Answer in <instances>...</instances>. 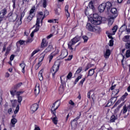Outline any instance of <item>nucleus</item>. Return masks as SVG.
Here are the masks:
<instances>
[{
    "instance_id": "nucleus-41",
    "label": "nucleus",
    "mask_w": 130,
    "mask_h": 130,
    "mask_svg": "<svg viewBox=\"0 0 130 130\" xmlns=\"http://www.w3.org/2000/svg\"><path fill=\"white\" fill-rule=\"evenodd\" d=\"M42 3L43 8H46L47 7V2L46 0H42Z\"/></svg>"
},
{
    "instance_id": "nucleus-16",
    "label": "nucleus",
    "mask_w": 130,
    "mask_h": 130,
    "mask_svg": "<svg viewBox=\"0 0 130 130\" xmlns=\"http://www.w3.org/2000/svg\"><path fill=\"white\" fill-rule=\"evenodd\" d=\"M116 17H114L113 16H109L108 17V21L109 26H111L113 24V22L114 21V19Z\"/></svg>"
},
{
    "instance_id": "nucleus-36",
    "label": "nucleus",
    "mask_w": 130,
    "mask_h": 130,
    "mask_svg": "<svg viewBox=\"0 0 130 130\" xmlns=\"http://www.w3.org/2000/svg\"><path fill=\"white\" fill-rule=\"evenodd\" d=\"M48 23H53L54 24H55L56 23H58V20L57 19H50L48 20Z\"/></svg>"
},
{
    "instance_id": "nucleus-5",
    "label": "nucleus",
    "mask_w": 130,
    "mask_h": 130,
    "mask_svg": "<svg viewBox=\"0 0 130 130\" xmlns=\"http://www.w3.org/2000/svg\"><path fill=\"white\" fill-rule=\"evenodd\" d=\"M118 27L117 25L114 26L112 29V31L110 32V35H108V36L109 38H110L111 40L109 41V46H113L114 42L113 38H112V36L111 35H115V33H116V31H117Z\"/></svg>"
},
{
    "instance_id": "nucleus-25",
    "label": "nucleus",
    "mask_w": 130,
    "mask_h": 130,
    "mask_svg": "<svg viewBox=\"0 0 130 130\" xmlns=\"http://www.w3.org/2000/svg\"><path fill=\"white\" fill-rule=\"evenodd\" d=\"M20 67L21 68L22 73L25 74V68H26V65L24 63H21L20 64Z\"/></svg>"
},
{
    "instance_id": "nucleus-26",
    "label": "nucleus",
    "mask_w": 130,
    "mask_h": 130,
    "mask_svg": "<svg viewBox=\"0 0 130 130\" xmlns=\"http://www.w3.org/2000/svg\"><path fill=\"white\" fill-rule=\"evenodd\" d=\"M59 53V48H56L55 51L51 53V54L54 56L57 55Z\"/></svg>"
},
{
    "instance_id": "nucleus-9",
    "label": "nucleus",
    "mask_w": 130,
    "mask_h": 130,
    "mask_svg": "<svg viewBox=\"0 0 130 130\" xmlns=\"http://www.w3.org/2000/svg\"><path fill=\"white\" fill-rule=\"evenodd\" d=\"M51 49H52V45H49V46L42 53V57L40 58L41 61L43 60V58H44V56H45V54L47 53V52H49Z\"/></svg>"
},
{
    "instance_id": "nucleus-28",
    "label": "nucleus",
    "mask_w": 130,
    "mask_h": 130,
    "mask_svg": "<svg viewBox=\"0 0 130 130\" xmlns=\"http://www.w3.org/2000/svg\"><path fill=\"white\" fill-rule=\"evenodd\" d=\"M94 73H95V69L89 70L87 75L88 77L93 76Z\"/></svg>"
},
{
    "instance_id": "nucleus-45",
    "label": "nucleus",
    "mask_w": 130,
    "mask_h": 130,
    "mask_svg": "<svg viewBox=\"0 0 130 130\" xmlns=\"http://www.w3.org/2000/svg\"><path fill=\"white\" fill-rule=\"evenodd\" d=\"M85 81H86V78H83L79 82V86H83V84H84V82H85Z\"/></svg>"
},
{
    "instance_id": "nucleus-29",
    "label": "nucleus",
    "mask_w": 130,
    "mask_h": 130,
    "mask_svg": "<svg viewBox=\"0 0 130 130\" xmlns=\"http://www.w3.org/2000/svg\"><path fill=\"white\" fill-rule=\"evenodd\" d=\"M71 126L72 128H76V127H77V121H76L75 120H73L71 122Z\"/></svg>"
},
{
    "instance_id": "nucleus-34",
    "label": "nucleus",
    "mask_w": 130,
    "mask_h": 130,
    "mask_svg": "<svg viewBox=\"0 0 130 130\" xmlns=\"http://www.w3.org/2000/svg\"><path fill=\"white\" fill-rule=\"evenodd\" d=\"M83 77V75H80L75 80V81L74 82V84L76 85V84H77V82H79V81H80V80H81V79H82V77Z\"/></svg>"
},
{
    "instance_id": "nucleus-57",
    "label": "nucleus",
    "mask_w": 130,
    "mask_h": 130,
    "mask_svg": "<svg viewBox=\"0 0 130 130\" xmlns=\"http://www.w3.org/2000/svg\"><path fill=\"white\" fill-rule=\"evenodd\" d=\"M34 130H41L40 129V127L38 126V125H35V129Z\"/></svg>"
},
{
    "instance_id": "nucleus-52",
    "label": "nucleus",
    "mask_w": 130,
    "mask_h": 130,
    "mask_svg": "<svg viewBox=\"0 0 130 130\" xmlns=\"http://www.w3.org/2000/svg\"><path fill=\"white\" fill-rule=\"evenodd\" d=\"M22 83H18L17 84H16L15 86V89H18V88H20V87H21V86H22Z\"/></svg>"
},
{
    "instance_id": "nucleus-43",
    "label": "nucleus",
    "mask_w": 130,
    "mask_h": 130,
    "mask_svg": "<svg viewBox=\"0 0 130 130\" xmlns=\"http://www.w3.org/2000/svg\"><path fill=\"white\" fill-rule=\"evenodd\" d=\"M125 57H127V58H128V57H130V49H128L126 50V52H125Z\"/></svg>"
},
{
    "instance_id": "nucleus-17",
    "label": "nucleus",
    "mask_w": 130,
    "mask_h": 130,
    "mask_svg": "<svg viewBox=\"0 0 130 130\" xmlns=\"http://www.w3.org/2000/svg\"><path fill=\"white\" fill-rule=\"evenodd\" d=\"M17 119L14 118L12 119L11 120V122H10V128H12V127H15V124L17 123Z\"/></svg>"
},
{
    "instance_id": "nucleus-50",
    "label": "nucleus",
    "mask_w": 130,
    "mask_h": 130,
    "mask_svg": "<svg viewBox=\"0 0 130 130\" xmlns=\"http://www.w3.org/2000/svg\"><path fill=\"white\" fill-rule=\"evenodd\" d=\"M22 100H23V98L21 96H18V102L19 103L20 105H21V102H22Z\"/></svg>"
},
{
    "instance_id": "nucleus-48",
    "label": "nucleus",
    "mask_w": 130,
    "mask_h": 130,
    "mask_svg": "<svg viewBox=\"0 0 130 130\" xmlns=\"http://www.w3.org/2000/svg\"><path fill=\"white\" fill-rule=\"evenodd\" d=\"M82 38L84 40V43L87 42V41H88V40L89 39V38H88V37H87L86 36H83Z\"/></svg>"
},
{
    "instance_id": "nucleus-6",
    "label": "nucleus",
    "mask_w": 130,
    "mask_h": 130,
    "mask_svg": "<svg viewBox=\"0 0 130 130\" xmlns=\"http://www.w3.org/2000/svg\"><path fill=\"white\" fill-rule=\"evenodd\" d=\"M36 28L34 29V31H32V32L30 34V37L31 38L29 39H28V40L26 41L27 43H28V42L30 43V42H32V40H33V36H34V33L35 32H37V31H39V28H40V26L39 25V24H37V22H36Z\"/></svg>"
},
{
    "instance_id": "nucleus-31",
    "label": "nucleus",
    "mask_w": 130,
    "mask_h": 130,
    "mask_svg": "<svg viewBox=\"0 0 130 130\" xmlns=\"http://www.w3.org/2000/svg\"><path fill=\"white\" fill-rule=\"evenodd\" d=\"M115 100H116V98H112L110 101H109L108 106L110 103V105H109V106H110V105H111V104H113V103H114V102H115Z\"/></svg>"
},
{
    "instance_id": "nucleus-63",
    "label": "nucleus",
    "mask_w": 130,
    "mask_h": 130,
    "mask_svg": "<svg viewBox=\"0 0 130 130\" xmlns=\"http://www.w3.org/2000/svg\"><path fill=\"white\" fill-rule=\"evenodd\" d=\"M126 48H130V43H127L125 45Z\"/></svg>"
},
{
    "instance_id": "nucleus-13",
    "label": "nucleus",
    "mask_w": 130,
    "mask_h": 130,
    "mask_svg": "<svg viewBox=\"0 0 130 130\" xmlns=\"http://www.w3.org/2000/svg\"><path fill=\"white\" fill-rule=\"evenodd\" d=\"M37 109H38V105L37 104H34L31 106L30 110L31 113H34Z\"/></svg>"
},
{
    "instance_id": "nucleus-54",
    "label": "nucleus",
    "mask_w": 130,
    "mask_h": 130,
    "mask_svg": "<svg viewBox=\"0 0 130 130\" xmlns=\"http://www.w3.org/2000/svg\"><path fill=\"white\" fill-rule=\"evenodd\" d=\"M85 14L86 16H90V13H89V10L86 9L85 11Z\"/></svg>"
},
{
    "instance_id": "nucleus-15",
    "label": "nucleus",
    "mask_w": 130,
    "mask_h": 130,
    "mask_svg": "<svg viewBox=\"0 0 130 130\" xmlns=\"http://www.w3.org/2000/svg\"><path fill=\"white\" fill-rule=\"evenodd\" d=\"M68 50L66 49L63 50L61 51V55H60V58L62 59L64 58L65 57H67L68 56Z\"/></svg>"
},
{
    "instance_id": "nucleus-49",
    "label": "nucleus",
    "mask_w": 130,
    "mask_h": 130,
    "mask_svg": "<svg viewBox=\"0 0 130 130\" xmlns=\"http://www.w3.org/2000/svg\"><path fill=\"white\" fill-rule=\"evenodd\" d=\"M10 51H11V46H9L7 48V50H6V52L5 53V55H7V54H9V52H10Z\"/></svg>"
},
{
    "instance_id": "nucleus-30",
    "label": "nucleus",
    "mask_w": 130,
    "mask_h": 130,
    "mask_svg": "<svg viewBox=\"0 0 130 130\" xmlns=\"http://www.w3.org/2000/svg\"><path fill=\"white\" fill-rule=\"evenodd\" d=\"M10 93L11 94V96L12 97H14L15 96V95H16V89H14V88H12L10 91Z\"/></svg>"
},
{
    "instance_id": "nucleus-8",
    "label": "nucleus",
    "mask_w": 130,
    "mask_h": 130,
    "mask_svg": "<svg viewBox=\"0 0 130 130\" xmlns=\"http://www.w3.org/2000/svg\"><path fill=\"white\" fill-rule=\"evenodd\" d=\"M59 105H60V102L59 101H56L53 104L51 108V111L53 114H55V110H56V109L59 107Z\"/></svg>"
},
{
    "instance_id": "nucleus-47",
    "label": "nucleus",
    "mask_w": 130,
    "mask_h": 130,
    "mask_svg": "<svg viewBox=\"0 0 130 130\" xmlns=\"http://www.w3.org/2000/svg\"><path fill=\"white\" fill-rule=\"evenodd\" d=\"M88 6H89V7L90 8V9H91L92 10H93L94 5L93 4V2L92 1L89 2Z\"/></svg>"
},
{
    "instance_id": "nucleus-10",
    "label": "nucleus",
    "mask_w": 130,
    "mask_h": 130,
    "mask_svg": "<svg viewBox=\"0 0 130 130\" xmlns=\"http://www.w3.org/2000/svg\"><path fill=\"white\" fill-rule=\"evenodd\" d=\"M59 69V64L55 63L52 69H51V72L52 74L53 77H54V75H55L56 73H57L58 70Z\"/></svg>"
},
{
    "instance_id": "nucleus-44",
    "label": "nucleus",
    "mask_w": 130,
    "mask_h": 130,
    "mask_svg": "<svg viewBox=\"0 0 130 130\" xmlns=\"http://www.w3.org/2000/svg\"><path fill=\"white\" fill-rule=\"evenodd\" d=\"M20 110V106L18 105L14 111V114H17L19 112V110Z\"/></svg>"
},
{
    "instance_id": "nucleus-58",
    "label": "nucleus",
    "mask_w": 130,
    "mask_h": 130,
    "mask_svg": "<svg viewBox=\"0 0 130 130\" xmlns=\"http://www.w3.org/2000/svg\"><path fill=\"white\" fill-rule=\"evenodd\" d=\"M17 43H19V44H20V45H23V44L25 43V42L23 40H20L17 42Z\"/></svg>"
},
{
    "instance_id": "nucleus-38",
    "label": "nucleus",
    "mask_w": 130,
    "mask_h": 130,
    "mask_svg": "<svg viewBox=\"0 0 130 130\" xmlns=\"http://www.w3.org/2000/svg\"><path fill=\"white\" fill-rule=\"evenodd\" d=\"M124 42H127L129 40V36H125L122 39Z\"/></svg>"
},
{
    "instance_id": "nucleus-32",
    "label": "nucleus",
    "mask_w": 130,
    "mask_h": 130,
    "mask_svg": "<svg viewBox=\"0 0 130 130\" xmlns=\"http://www.w3.org/2000/svg\"><path fill=\"white\" fill-rule=\"evenodd\" d=\"M33 17H34V15L29 14V15L27 18L26 23H29V22H30L32 20V19H33Z\"/></svg>"
},
{
    "instance_id": "nucleus-22",
    "label": "nucleus",
    "mask_w": 130,
    "mask_h": 130,
    "mask_svg": "<svg viewBox=\"0 0 130 130\" xmlns=\"http://www.w3.org/2000/svg\"><path fill=\"white\" fill-rule=\"evenodd\" d=\"M111 52H110V50L109 49H106V52L104 53V57L105 58H108L109 56H110Z\"/></svg>"
},
{
    "instance_id": "nucleus-46",
    "label": "nucleus",
    "mask_w": 130,
    "mask_h": 130,
    "mask_svg": "<svg viewBox=\"0 0 130 130\" xmlns=\"http://www.w3.org/2000/svg\"><path fill=\"white\" fill-rule=\"evenodd\" d=\"M13 107H15L17 105V100H14L11 101Z\"/></svg>"
},
{
    "instance_id": "nucleus-61",
    "label": "nucleus",
    "mask_w": 130,
    "mask_h": 130,
    "mask_svg": "<svg viewBox=\"0 0 130 130\" xmlns=\"http://www.w3.org/2000/svg\"><path fill=\"white\" fill-rule=\"evenodd\" d=\"M8 112L9 114H12V113H13V110L12 108L8 109Z\"/></svg>"
},
{
    "instance_id": "nucleus-18",
    "label": "nucleus",
    "mask_w": 130,
    "mask_h": 130,
    "mask_svg": "<svg viewBox=\"0 0 130 130\" xmlns=\"http://www.w3.org/2000/svg\"><path fill=\"white\" fill-rule=\"evenodd\" d=\"M48 45V42L46 41V39H44L42 40L41 47L43 48V47H46Z\"/></svg>"
},
{
    "instance_id": "nucleus-12",
    "label": "nucleus",
    "mask_w": 130,
    "mask_h": 130,
    "mask_svg": "<svg viewBox=\"0 0 130 130\" xmlns=\"http://www.w3.org/2000/svg\"><path fill=\"white\" fill-rule=\"evenodd\" d=\"M75 106H76V104H75V102H74V101H73V100H70L69 102H68V109L69 110H73V109L74 108V107H75Z\"/></svg>"
},
{
    "instance_id": "nucleus-40",
    "label": "nucleus",
    "mask_w": 130,
    "mask_h": 130,
    "mask_svg": "<svg viewBox=\"0 0 130 130\" xmlns=\"http://www.w3.org/2000/svg\"><path fill=\"white\" fill-rule=\"evenodd\" d=\"M126 26L125 25H122L120 29V31H121V32H124V31H126Z\"/></svg>"
},
{
    "instance_id": "nucleus-60",
    "label": "nucleus",
    "mask_w": 130,
    "mask_h": 130,
    "mask_svg": "<svg viewBox=\"0 0 130 130\" xmlns=\"http://www.w3.org/2000/svg\"><path fill=\"white\" fill-rule=\"evenodd\" d=\"M48 15H49V12H48V11H45L44 12V17H45V16H48Z\"/></svg>"
},
{
    "instance_id": "nucleus-33",
    "label": "nucleus",
    "mask_w": 130,
    "mask_h": 130,
    "mask_svg": "<svg viewBox=\"0 0 130 130\" xmlns=\"http://www.w3.org/2000/svg\"><path fill=\"white\" fill-rule=\"evenodd\" d=\"M116 119H117V117H116L114 115H112L111 117L110 122H114V121H115V120H116Z\"/></svg>"
},
{
    "instance_id": "nucleus-51",
    "label": "nucleus",
    "mask_w": 130,
    "mask_h": 130,
    "mask_svg": "<svg viewBox=\"0 0 130 130\" xmlns=\"http://www.w3.org/2000/svg\"><path fill=\"white\" fill-rule=\"evenodd\" d=\"M54 56L53 55H52V53H51L49 55V62H50L51 61V60H52V58H53V57Z\"/></svg>"
},
{
    "instance_id": "nucleus-2",
    "label": "nucleus",
    "mask_w": 130,
    "mask_h": 130,
    "mask_svg": "<svg viewBox=\"0 0 130 130\" xmlns=\"http://www.w3.org/2000/svg\"><path fill=\"white\" fill-rule=\"evenodd\" d=\"M80 39V37L76 36L71 40L68 43V48H69L70 50H71L72 52L73 51H76V47L74 46L76 44V43H77V42H79Z\"/></svg>"
},
{
    "instance_id": "nucleus-23",
    "label": "nucleus",
    "mask_w": 130,
    "mask_h": 130,
    "mask_svg": "<svg viewBox=\"0 0 130 130\" xmlns=\"http://www.w3.org/2000/svg\"><path fill=\"white\" fill-rule=\"evenodd\" d=\"M7 15V10L3 9L0 12V18H4Z\"/></svg>"
},
{
    "instance_id": "nucleus-1",
    "label": "nucleus",
    "mask_w": 130,
    "mask_h": 130,
    "mask_svg": "<svg viewBox=\"0 0 130 130\" xmlns=\"http://www.w3.org/2000/svg\"><path fill=\"white\" fill-rule=\"evenodd\" d=\"M88 21L93 25H100L102 22L106 21V18L102 17L98 14L94 13L93 14V17L91 16L88 17Z\"/></svg>"
},
{
    "instance_id": "nucleus-55",
    "label": "nucleus",
    "mask_w": 130,
    "mask_h": 130,
    "mask_svg": "<svg viewBox=\"0 0 130 130\" xmlns=\"http://www.w3.org/2000/svg\"><path fill=\"white\" fill-rule=\"evenodd\" d=\"M59 91H60V92H63V91H64V89H63V86H60L59 88Z\"/></svg>"
},
{
    "instance_id": "nucleus-3",
    "label": "nucleus",
    "mask_w": 130,
    "mask_h": 130,
    "mask_svg": "<svg viewBox=\"0 0 130 130\" xmlns=\"http://www.w3.org/2000/svg\"><path fill=\"white\" fill-rule=\"evenodd\" d=\"M112 4L110 2H106L102 3L99 5L98 7V11L100 13H103L105 11V9H107L108 12H109V10L111 9Z\"/></svg>"
},
{
    "instance_id": "nucleus-37",
    "label": "nucleus",
    "mask_w": 130,
    "mask_h": 130,
    "mask_svg": "<svg viewBox=\"0 0 130 130\" xmlns=\"http://www.w3.org/2000/svg\"><path fill=\"white\" fill-rule=\"evenodd\" d=\"M34 12H35V7H32L30 10L29 15L31 16H35Z\"/></svg>"
},
{
    "instance_id": "nucleus-56",
    "label": "nucleus",
    "mask_w": 130,
    "mask_h": 130,
    "mask_svg": "<svg viewBox=\"0 0 130 130\" xmlns=\"http://www.w3.org/2000/svg\"><path fill=\"white\" fill-rule=\"evenodd\" d=\"M55 14L56 15H58L59 16V15H60V10L59 9H57L56 10H55Z\"/></svg>"
},
{
    "instance_id": "nucleus-59",
    "label": "nucleus",
    "mask_w": 130,
    "mask_h": 130,
    "mask_svg": "<svg viewBox=\"0 0 130 130\" xmlns=\"http://www.w3.org/2000/svg\"><path fill=\"white\" fill-rule=\"evenodd\" d=\"M40 66H41V62H39L38 63L36 66V68H37V70L39 69L40 67Z\"/></svg>"
},
{
    "instance_id": "nucleus-39",
    "label": "nucleus",
    "mask_w": 130,
    "mask_h": 130,
    "mask_svg": "<svg viewBox=\"0 0 130 130\" xmlns=\"http://www.w3.org/2000/svg\"><path fill=\"white\" fill-rule=\"evenodd\" d=\"M39 51H40V49H37L35 50L31 53V56H34V55H35V54H36V53H37L38 52H39Z\"/></svg>"
},
{
    "instance_id": "nucleus-20",
    "label": "nucleus",
    "mask_w": 130,
    "mask_h": 130,
    "mask_svg": "<svg viewBox=\"0 0 130 130\" xmlns=\"http://www.w3.org/2000/svg\"><path fill=\"white\" fill-rule=\"evenodd\" d=\"M24 16H25V12L23 11L21 14L20 19L16 22V24H18V26H20V25L22 24V19L24 18Z\"/></svg>"
},
{
    "instance_id": "nucleus-7",
    "label": "nucleus",
    "mask_w": 130,
    "mask_h": 130,
    "mask_svg": "<svg viewBox=\"0 0 130 130\" xmlns=\"http://www.w3.org/2000/svg\"><path fill=\"white\" fill-rule=\"evenodd\" d=\"M44 15H43V12H39L37 15V25L38 24H40V22L42 23L43 21V19H44Z\"/></svg>"
},
{
    "instance_id": "nucleus-53",
    "label": "nucleus",
    "mask_w": 130,
    "mask_h": 130,
    "mask_svg": "<svg viewBox=\"0 0 130 130\" xmlns=\"http://www.w3.org/2000/svg\"><path fill=\"white\" fill-rule=\"evenodd\" d=\"M73 76V74H72V72H70L69 74L68 75L67 78V79H71L72 77Z\"/></svg>"
},
{
    "instance_id": "nucleus-24",
    "label": "nucleus",
    "mask_w": 130,
    "mask_h": 130,
    "mask_svg": "<svg viewBox=\"0 0 130 130\" xmlns=\"http://www.w3.org/2000/svg\"><path fill=\"white\" fill-rule=\"evenodd\" d=\"M64 11H65V13H66V15L67 18H69V17H70V13H69V5H67L65 6Z\"/></svg>"
},
{
    "instance_id": "nucleus-21",
    "label": "nucleus",
    "mask_w": 130,
    "mask_h": 130,
    "mask_svg": "<svg viewBox=\"0 0 130 130\" xmlns=\"http://www.w3.org/2000/svg\"><path fill=\"white\" fill-rule=\"evenodd\" d=\"M43 72L44 70L43 69H42L39 73V75H38V77H39V79L40 80V81H43Z\"/></svg>"
},
{
    "instance_id": "nucleus-4",
    "label": "nucleus",
    "mask_w": 130,
    "mask_h": 130,
    "mask_svg": "<svg viewBox=\"0 0 130 130\" xmlns=\"http://www.w3.org/2000/svg\"><path fill=\"white\" fill-rule=\"evenodd\" d=\"M86 29L90 32H95V33H99L101 31V28L99 26L92 25L90 23H87Z\"/></svg>"
},
{
    "instance_id": "nucleus-62",
    "label": "nucleus",
    "mask_w": 130,
    "mask_h": 130,
    "mask_svg": "<svg viewBox=\"0 0 130 130\" xmlns=\"http://www.w3.org/2000/svg\"><path fill=\"white\" fill-rule=\"evenodd\" d=\"M120 107H118L115 110V113H117L119 111Z\"/></svg>"
},
{
    "instance_id": "nucleus-11",
    "label": "nucleus",
    "mask_w": 130,
    "mask_h": 130,
    "mask_svg": "<svg viewBox=\"0 0 130 130\" xmlns=\"http://www.w3.org/2000/svg\"><path fill=\"white\" fill-rule=\"evenodd\" d=\"M109 11L111 12V15L110 16L114 17V18H116L118 16V12H117V9L116 8H112Z\"/></svg>"
},
{
    "instance_id": "nucleus-19",
    "label": "nucleus",
    "mask_w": 130,
    "mask_h": 130,
    "mask_svg": "<svg viewBox=\"0 0 130 130\" xmlns=\"http://www.w3.org/2000/svg\"><path fill=\"white\" fill-rule=\"evenodd\" d=\"M51 119L54 123V124H57V122L58 121V119L57 118V117H56V115L55 114H53V116L52 117Z\"/></svg>"
},
{
    "instance_id": "nucleus-27",
    "label": "nucleus",
    "mask_w": 130,
    "mask_h": 130,
    "mask_svg": "<svg viewBox=\"0 0 130 130\" xmlns=\"http://www.w3.org/2000/svg\"><path fill=\"white\" fill-rule=\"evenodd\" d=\"M127 112V107L126 106H124L122 110L121 111L120 114H125Z\"/></svg>"
},
{
    "instance_id": "nucleus-64",
    "label": "nucleus",
    "mask_w": 130,
    "mask_h": 130,
    "mask_svg": "<svg viewBox=\"0 0 130 130\" xmlns=\"http://www.w3.org/2000/svg\"><path fill=\"white\" fill-rule=\"evenodd\" d=\"M10 77V74L9 73H6L5 74V78H9Z\"/></svg>"
},
{
    "instance_id": "nucleus-14",
    "label": "nucleus",
    "mask_w": 130,
    "mask_h": 130,
    "mask_svg": "<svg viewBox=\"0 0 130 130\" xmlns=\"http://www.w3.org/2000/svg\"><path fill=\"white\" fill-rule=\"evenodd\" d=\"M34 92L36 95H38V94L40 93V84H39V83H37L36 84V87L34 89Z\"/></svg>"
},
{
    "instance_id": "nucleus-42",
    "label": "nucleus",
    "mask_w": 130,
    "mask_h": 130,
    "mask_svg": "<svg viewBox=\"0 0 130 130\" xmlns=\"http://www.w3.org/2000/svg\"><path fill=\"white\" fill-rule=\"evenodd\" d=\"M82 70H83V68L81 67H79L76 71V72L75 73V75L80 74L81 73V72H82Z\"/></svg>"
},
{
    "instance_id": "nucleus-35",
    "label": "nucleus",
    "mask_w": 130,
    "mask_h": 130,
    "mask_svg": "<svg viewBox=\"0 0 130 130\" xmlns=\"http://www.w3.org/2000/svg\"><path fill=\"white\" fill-rule=\"evenodd\" d=\"M92 67H94V64H91V63H88L87 66L86 67V68L85 69V72H87L90 68H92Z\"/></svg>"
}]
</instances>
